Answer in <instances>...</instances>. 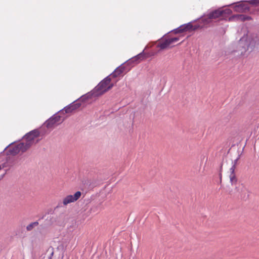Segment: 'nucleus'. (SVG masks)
Here are the masks:
<instances>
[{
    "instance_id": "obj_1",
    "label": "nucleus",
    "mask_w": 259,
    "mask_h": 259,
    "mask_svg": "<svg viewBox=\"0 0 259 259\" xmlns=\"http://www.w3.org/2000/svg\"><path fill=\"white\" fill-rule=\"evenodd\" d=\"M256 49L259 51V35L253 34L248 37H241L232 53L237 56H242L248 51L251 52Z\"/></svg>"
},
{
    "instance_id": "obj_2",
    "label": "nucleus",
    "mask_w": 259,
    "mask_h": 259,
    "mask_svg": "<svg viewBox=\"0 0 259 259\" xmlns=\"http://www.w3.org/2000/svg\"><path fill=\"white\" fill-rule=\"evenodd\" d=\"M232 13V11L230 9H226L222 10L219 8L218 9L208 11L203 16L198 19L203 22L204 24L210 23V20L217 19L221 16H226V15H230Z\"/></svg>"
},
{
    "instance_id": "obj_3",
    "label": "nucleus",
    "mask_w": 259,
    "mask_h": 259,
    "mask_svg": "<svg viewBox=\"0 0 259 259\" xmlns=\"http://www.w3.org/2000/svg\"><path fill=\"white\" fill-rule=\"evenodd\" d=\"M192 23V22H190L188 23L181 25L179 27L171 30L168 33L173 32L175 34L181 33L187 31L196 30L202 27L199 24L193 25Z\"/></svg>"
},
{
    "instance_id": "obj_4",
    "label": "nucleus",
    "mask_w": 259,
    "mask_h": 259,
    "mask_svg": "<svg viewBox=\"0 0 259 259\" xmlns=\"http://www.w3.org/2000/svg\"><path fill=\"white\" fill-rule=\"evenodd\" d=\"M249 1H241L234 3L229 6H232L234 11L239 13H245L250 10V6L248 4H250Z\"/></svg>"
},
{
    "instance_id": "obj_5",
    "label": "nucleus",
    "mask_w": 259,
    "mask_h": 259,
    "mask_svg": "<svg viewBox=\"0 0 259 259\" xmlns=\"http://www.w3.org/2000/svg\"><path fill=\"white\" fill-rule=\"evenodd\" d=\"M81 195L80 191L76 192L73 195H69L65 197L63 202H59L58 205L55 207L54 210H56L59 207H63V205H67L71 202H74L77 200Z\"/></svg>"
},
{
    "instance_id": "obj_6",
    "label": "nucleus",
    "mask_w": 259,
    "mask_h": 259,
    "mask_svg": "<svg viewBox=\"0 0 259 259\" xmlns=\"http://www.w3.org/2000/svg\"><path fill=\"white\" fill-rule=\"evenodd\" d=\"M58 113L59 112L54 114L46 121V126L48 128L52 127L55 124H59L63 121L64 118L58 115Z\"/></svg>"
},
{
    "instance_id": "obj_7",
    "label": "nucleus",
    "mask_w": 259,
    "mask_h": 259,
    "mask_svg": "<svg viewBox=\"0 0 259 259\" xmlns=\"http://www.w3.org/2000/svg\"><path fill=\"white\" fill-rule=\"evenodd\" d=\"M81 103L77 102L76 100L74 101L69 105L65 106L63 109L60 110L59 112L63 113H69L72 112L73 111L76 110L80 107Z\"/></svg>"
},
{
    "instance_id": "obj_8",
    "label": "nucleus",
    "mask_w": 259,
    "mask_h": 259,
    "mask_svg": "<svg viewBox=\"0 0 259 259\" xmlns=\"http://www.w3.org/2000/svg\"><path fill=\"white\" fill-rule=\"evenodd\" d=\"M111 80V79L109 76H106L101 80L93 90L95 91L96 94L100 93V92L103 91V90L105 89L106 87L109 84Z\"/></svg>"
},
{
    "instance_id": "obj_9",
    "label": "nucleus",
    "mask_w": 259,
    "mask_h": 259,
    "mask_svg": "<svg viewBox=\"0 0 259 259\" xmlns=\"http://www.w3.org/2000/svg\"><path fill=\"white\" fill-rule=\"evenodd\" d=\"M39 135L40 132L39 130L37 129H34L26 134L23 136V138L25 139L26 142L31 143V141H32L35 138L39 137Z\"/></svg>"
},
{
    "instance_id": "obj_10",
    "label": "nucleus",
    "mask_w": 259,
    "mask_h": 259,
    "mask_svg": "<svg viewBox=\"0 0 259 259\" xmlns=\"http://www.w3.org/2000/svg\"><path fill=\"white\" fill-rule=\"evenodd\" d=\"M252 19V18L249 16H247L244 14H236L233 15L232 16L230 17L229 18V21H240V22H244L246 21H249Z\"/></svg>"
},
{
    "instance_id": "obj_11",
    "label": "nucleus",
    "mask_w": 259,
    "mask_h": 259,
    "mask_svg": "<svg viewBox=\"0 0 259 259\" xmlns=\"http://www.w3.org/2000/svg\"><path fill=\"white\" fill-rule=\"evenodd\" d=\"M96 93L94 90H92L91 92L81 96L80 98L77 99L76 101L80 103H83L87 101L88 99L92 98L93 97H96L99 96H96Z\"/></svg>"
},
{
    "instance_id": "obj_12",
    "label": "nucleus",
    "mask_w": 259,
    "mask_h": 259,
    "mask_svg": "<svg viewBox=\"0 0 259 259\" xmlns=\"http://www.w3.org/2000/svg\"><path fill=\"white\" fill-rule=\"evenodd\" d=\"M164 35H163L161 38V39H162V41L160 42L157 45V47L160 48L162 50H164V49L167 48L171 44L169 38H164Z\"/></svg>"
},
{
    "instance_id": "obj_13",
    "label": "nucleus",
    "mask_w": 259,
    "mask_h": 259,
    "mask_svg": "<svg viewBox=\"0 0 259 259\" xmlns=\"http://www.w3.org/2000/svg\"><path fill=\"white\" fill-rule=\"evenodd\" d=\"M124 64L122 63L115 69L117 71V74L120 75L122 73H127L131 70V67H127Z\"/></svg>"
},
{
    "instance_id": "obj_14",
    "label": "nucleus",
    "mask_w": 259,
    "mask_h": 259,
    "mask_svg": "<svg viewBox=\"0 0 259 259\" xmlns=\"http://www.w3.org/2000/svg\"><path fill=\"white\" fill-rule=\"evenodd\" d=\"M148 57L146 53H145V49L142 52L138 55L133 57V59L136 61L137 63H139L141 61L144 60Z\"/></svg>"
},
{
    "instance_id": "obj_15",
    "label": "nucleus",
    "mask_w": 259,
    "mask_h": 259,
    "mask_svg": "<svg viewBox=\"0 0 259 259\" xmlns=\"http://www.w3.org/2000/svg\"><path fill=\"white\" fill-rule=\"evenodd\" d=\"M18 144L19 147V149H20L21 151L22 152H25L31 146V143L27 142L26 143L21 142Z\"/></svg>"
},
{
    "instance_id": "obj_16",
    "label": "nucleus",
    "mask_w": 259,
    "mask_h": 259,
    "mask_svg": "<svg viewBox=\"0 0 259 259\" xmlns=\"http://www.w3.org/2000/svg\"><path fill=\"white\" fill-rule=\"evenodd\" d=\"M21 151L20 149H19V147L18 146V144L14 146L12 148L9 150V153L12 155H16L18 154Z\"/></svg>"
},
{
    "instance_id": "obj_17",
    "label": "nucleus",
    "mask_w": 259,
    "mask_h": 259,
    "mask_svg": "<svg viewBox=\"0 0 259 259\" xmlns=\"http://www.w3.org/2000/svg\"><path fill=\"white\" fill-rule=\"evenodd\" d=\"M124 63L127 67H130L131 69L133 67H134L136 64H138L136 61L135 59H133V57L129 59L128 60L125 61Z\"/></svg>"
},
{
    "instance_id": "obj_18",
    "label": "nucleus",
    "mask_w": 259,
    "mask_h": 259,
    "mask_svg": "<svg viewBox=\"0 0 259 259\" xmlns=\"http://www.w3.org/2000/svg\"><path fill=\"white\" fill-rule=\"evenodd\" d=\"M114 84L113 83H110V84L109 83L107 87L105 89H104L103 90V91L100 92V93L96 94V95L99 96L103 95L104 93H105L107 92V91H109L110 90H111L114 87Z\"/></svg>"
},
{
    "instance_id": "obj_19",
    "label": "nucleus",
    "mask_w": 259,
    "mask_h": 259,
    "mask_svg": "<svg viewBox=\"0 0 259 259\" xmlns=\"http://www.w3.org/2000/svg\"><path fill=\"white\" fill-rule=\"evenodd\" d=\"M38 224H39V223L37 221L34 222L30 223L26 227L27 231H30L32 230L33 228L38 226Z\"/></svg>"
},
{
    "instance_id": "obj_20",
    "label": "nucleus",
    "mask_w": 259,
    "mask_h": 259,
    "mask_svg": "<svg viewBox=\"0 0 259 259\" xmlns=\"http://www.w3.org/2000/svg\"><path fill=\"white\" fill-rule=\"evenodd\" d=\"M230 180L232 185H236L237 182V179L235 175H230Z\"/></svg>"
},
{
    "instance_id": "obj_21",
    "label": "nucleus",
    "mask_w": 259,
    "mask_h": 259,
    "mask_svg": "<svg viewBox=\"0 0 259 259\" xmlns=\"http://www.w3.org/2000/svg\"><path fill=\"white\" fill-rule=\"evenodd\" d=\"M250 4L252 6H259V0H250Z\"/></svg>"
},
{
    "instance_id": "obj_22",
    "label": "nucleus",
    "mask_w": 259,
    "mask_h": 259,
    "mask_svg": "<svg viewBox=\"0 0 259 259\" xmlns=\"http://www.w3.org/2000/svg\"><path fill=\"white\" fill-rule=\"evenodd\" d=\"M119 75V74H117V71L115 70H114V71L113 72H112L108 76H109V77H111V78H116Z\"/></svg>"
},
{
    "instance_id": "obj_23",
    "label": "nucleus",
    "mask_w": 259,
    "mask_h": 259,
    "mask_svg": "<svg viewBox=\"0 0 259 259\" xmlns=\"http://www.w3.org/2000/svg\"><path fill=\"white\" fill-rule=\"evenodd\" d=\"M171 44L178 41L180 40L179 37H175L172 38H169Z\"/></svg>"
},
{
    "instance_id": "obj_24",
    "label": "nucleus",
    "mask_w": 259,
    "mask_h": 259,
    "mask_svg": "<svg viewBox=\"0 0 259 259\" xmlns=\"http://www.w3.org/2000/svg\"><path fill=\"white\" fill-rule=\"evenodd\" d=\"M241 155V154H239L237 158L235 159L233 161H232V165H234V166H236L238 161L240 158Z\"/></svg>"
},
{
    "instance_id": "obj_25",
    "label": "nucleus",
    "mask_w": 259,
    "mask_h": 259,
    "mask_svg": "<svg viewBox=\"0 0 259 259\" xmlns=\"http://www.w3.org/2000/svg\"><path fill=\"white\" fill-rule=\"evenodd\" d=\"M235 168H236V166H235L234 165H232L230 169V175H235Z\"/></svg>"
},
{
    "instance_id": "obj_26",
    "label": "nucleus",
    "mask_w": 259,
    "mask_h": 259,
    "mask_svg": "<svg viewBox=\"0 0 259 259\" xmlns=\"http://www.w3.org/2000/svg\"><path fill=\"white\" fill-rule=\"evenodd\" d=\"M222 167H223V163H221V166H220V172H219V177H220L221 181L222 180V168H223Z\"/></svg>"
},
{
    "instance_id": "obj_27",
    "label": "nucleus",
    "mask_w": 259,
    "mask_h": 259,
    "mask_svg": "<svg viewBox=\"0 0 259 259\" xmlns=\"http://www.w3.org/2000/svg\"><path fill=\"white\" fill-rule=\"evenodd\" d=\"M5 175V173L0 175V180H2V179H3Z\"/></svg>"
},
{
    "instance_id": "obj_28",
    "label": "nucleus",
    "mask_w": 259,
    "mask_h": 259,
    "mask_svg": "<svg viewBox=\"0 0 259 259\" xmlns=\"http://www.w3.org/2000/svg\"><path fill=\"white\" fill-rule=\"evenodd\" d=\"M53 254H54V252H53V251H52V252H51V253L50 254V256H49V257H51V258H52V256H53Z\"/></svg>"
},
{
    "instance_id": "obj_29",
    "label": "nucleus",
    "mask_w": 259,
    "mask_h": 259,
    "mask_svg": "<svg viewBox=\"0 0 259 259\" xmlns=\"http://www.w3.org/2000/svg\"><path fill=\"white\" fill-rule=\"evenodd\" d=\"M12 143L10 144L9 146L6 147L5 149H4V150L3 151V152L10 145H11Z\"/></svg>"
},
{
    "instance_id": "obj_30",
    "label": "nucleus",
    "mask_w": 259,
    "mask_h": 259,
    "mask_svg": "<svg viewBox=\"0 0 259 259\" xmlns=\"http://www.w3.org/2000/svg\"><path fill=\"white\" fill-rule=\"evenodd\" d=\"M45 215H44L40 219H44L45 218Z\"/></svg>"
},
{
    "instance_id": "obj_31",
    "label": "nucleus",
    "mask_w": 259,
    "mask_h": 259,
    "mask_svg": "<svg viewBox=\"0 0 259 259\" xmlns=\"http://www.w3.org/2000/svg\"><path fill=\"white\" fill-rule=\"evenodd\" d=\"M2 169V167L0 165V170Z\"/></svg>"
},
{
    "instance_id": "obj_32",
    "label": "nucleus",
    "mask_w": 259,
    "mask_h": 259,
    "mask_svg": "<svg viewBox=\"0 0 259 259\" xmlns=\"http://www.w3.org/2000/svg\"><path fill=\"white\" fill-rule=\"evenodd\" d=\"M49 259H52V258H51V257H49Z\"/></svg>"
}]
</instances>
